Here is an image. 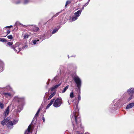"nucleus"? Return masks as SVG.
<instances>
[{
  "label": "nucleus",
  "instance_id": "09e8293b",
  "mask_svg": "<svg viewBox=\"0 0 134 134\" xmlns=\"http://www.w3.org/2000/svg\"><path fill=\"white\" fill-rule=\"evenodd\" d=\"M68 103H69V104H70V103H69V100H68Z\"/></svg>",
  "mask_w": 134,
  "mask_h": 134
},
{
  "label": "nucleus",
  "instance_id": "2f4dec72",
  "mask_svg": "<svg viewBox=\"0 0 134 134\" xmlns=\"http://www.w3.org/2000/svg\"><path fill=\"white\" fill-rule=\"evenodd\" d=\"M21 2V0H18L17 1H13V2L15 4H20Z\"/></svg>",
  "mask_w": 134,
  "mask_h": 134
},
{
  "label": "nucleus",
  "instance_id": "a878e982",
  "mask_svg": "<svg viewBox=\"0 0 134 134\" xmlns=\"http://www.w3.org/2000/svg\"><path fill=\"white\" fill-rule=\"evenodd\" d=\"M59 27L58 28H55L53 29V30L52 33H51L52 34H53L57 32L58 30Z\"/></svg>",
  "mask_w": 134,
  "mask_h": 134
},
{
  "label": "nucleus",
  "instance_id": "9d476101",
  "mask_svg": "<svg viewBox=\"0 0 134 134\" xmlns=\"http://www.w3.org/2000/svg\"><path fill=\"white\" fill-rule=\"evenodd\" d=\"M127 93L129 94L134 95V88H129L127 90Z\"/></svg>",
  "mask_w": 134,
  "mask_h": 134
},
{
  "label": "nucleus",
  "instance_id": "b1692460",
  "mask_svg": "<svg viewBox=\"0 0 134 134\" xmlns=\"http://www.w3.org/2000/svg\"><path fill=\"white\" fill-rule=\"evenodd\" d=\"M55 92H53L50 95L49 97L48 100H49L51 99L53 96L55 94Z\"/></svg>",
  "mask_w": 134,
  "mask_h": 134
},
{
  "label": "nucleus",
  "instance_id": "603ef678",
  "mask_svg": "<svg viewBox=\"0 0 134 134\" xmlns=\"http://www.w3.org/2000/svg\"><path fill=\"white\" fill-rule=\"evenodd\" d=\"M74 57H75V55Z\"/></svg>",
  "mask_w": 134,
  "mask_h": 134
},
{
  "label": "nucleus",
  "instance_id": "7ed1b4c3",
  "mask_svg": "<svg viewBox=\"0 0 134 134\" xmlns=\"http://www.w3.org/2000/svg\"><path fill=\"white\" fill-rule=\"evenodd\" d=\"M52 34L51 33V31H48L44 35V37H43L42 38L40 37V39H36L33 40H32V42L33 43L34 45L36 44L38 45L45 39L48 38L52 36Z\"/></svg>",
  "mask_w": 134,
  "mask_h": 134
},
{
  "label": "nucleus",
  "instance_id": "c85d7f7f",
  "mask_svg": "<svg viewBox=\"0 0 134 134\" xmlns=\"http://www.w3.org/2000/svg\"><path fill=\"white\" fill-rule=\"evenodd\" d=\"M69 87V85L66 86L64 88L63 90L62 91V93H64L68 89Z\"/></svg>",
  "mask_w": 134,
  "mask_h": 134
},
{
  "label": "nucleus",
  "instance_id": "49530a36",
  "mask_svg": "<svg viewBox=\"0 0 134 134\" xmlns=\"http://www.w3.org/2000/svg\"><path fill=\"white\" fill-rule=\"evenodd\" d=\"M85 6H84V5H83L82 8V10H83L84 9V8Z\"/></svg>",
  "mask_w": 134,
  "mask_h": 134
},
{
  "label": "nucleus",
  "instance_id": "393cba45",
  "mask_svg": "<svg viewBox=\"0 0 134 134\" xmlns=\"http://www.w3.org/2000/svg\"><path fill=\"white\" fill-rule=\"evenodd\" d=\"M129 97L128 98L127 100L128 101H130L133 98L134 96V95L129 94Z\"/></svg>",
  "mask_w": 134,
  "mask_h": 134
},
{
  "label": "nucleus",
  "instance_id": "f257e3e1",
  "mask_svg": "<svg viewBox=\"0 0 134 134\" xmlns=\"http://www.w3.org/2000/svg\"><path fill=\"white\" fill-rule=\"evenodd\" d=\"M78 102L76 104L75 111L74 112L73 114L71 115V118L72 121V122L74 127V129L75 130L78 128L81 125V119L80 116H79V113L77 111L78 109H77L78 104L79 101L81 99V97L80 94L78 95Z\"/></svg>",
  "mask_w": 134,
  "mask_h": 134
},
{
  "label": "nucleus",
  "instance_id": "a19ab883",
  "mask_svg": "<svg viewBox=\"0 0 134 134\" xmlns=\"http://www.w3.org/2000/svg\"><path fill=\"white\" fill-rule=\"evenodd\" d=\"M89 3V2L87 1V2L86 3L83 5L84 6L86 7L88 4Z\"/></svg>",
  "mask_w": 134,
  "mask_h": 134
},
{
  "label": "nucleus",
  "instance_id": "8fccbe9b",
  "mask_svg": "<svg viewBox=\"0 0 134 134\" xmlns=\"http://www.w3.org/2000/svg\"><path fill=\"white\" fill-rule=\"evenodd\" d=\"M79 1H82V0H78Z\"/></svg>",
  "mask_w": 134,
  "mask_h": 134
},
{
  "label": "nucleus",
  "instance_id": "f704fd0d",
  "mask_svg": "<svg viewBox=\"0 0 134 134\" xmlns=\"http://www.w3.org/2000/svg\"><path fill=\"white\" fill-rule=\"evenodd\" d=\"M70 98H72L74 97V93L73 92H71L70 93Z\"/></svg>",
  "mask_w": 134,
  "mask_h": 134
},
{
  "label": "nucleus",
  "instance_id": "bb28decb",
  "mask_svg": "<svg viewBox=\"0 0 134 134\" xmlns=\"http://www.w3.org/2000/svg\"><path fill=\"white\" fill-rule=\"evenodd\" d=\"M31 2L30 0H24L23 3L24 4H26Z\"/></svg>",
  "mask_w": 134,
  "mask_h": 134
},
{
  "label": "nucleus",
  "instance_id": "f8f14e48",
  "mask_svg": "<svg viewBox=\"0 0 134 134\" xmlns=\"http://www.w3.org/2000/svg\"><path fill=\"white\" fill-rule=\"evenodd\" d=\"M15 26H16V27H17V29L18 28V27H17V26H19L20 25L21 26V27H24L25 28H26L27 26V25H24L20 23L19 22V21H17L15 23Z\"/></svg>",
  "mask_w": 134,
  "mask_h": 134
},
{
  "label": "nucleus",
  "instance_id": "473e14b6",
  "mask_svg": "<svg viewBox=\"0 0 134 134\" xmlns=\"http://www.w3.org/2000/svg\"><path fill=\"white\" fill-rule=\"evenodd\" d=\"M4 104L0 102V108L2 109L4 108Z\"/></svg>",
  "mask_w": 134,
  "mask_h": 134
},
{
  "label": "nucleus",
  "instance_id": "3c124183",
  "mask_svg": "<svg viewBox=\"0 0 134 134\" xmlns=\"http://www.w3.org/2000/svg\"><path fill=\"white\" fill-rule=\"evenodd\" d=\"M68 57L69 58V55H68Z\"/></svg>",
  "mask_w": 134,
  "mask_h": 134
},
{
  "label": "nucleus",
  "instance_id": "4c0bfd02",
  "mask_svg": "<svg viewBox=\"0 0 134 134\" xmlns=\"http://www.w3.org/2000/svg\"><path fill=\"white\" fill-rule=\"evenodd\" d=\"M60 12H61L57 13L55 15H54L52 17V18H53L56 17V16H58L59 15V14Z\"/></svg>",
  "mask_w": 134,
  "mask_h": 134
},
{
  "label": "nucleus",
  "instance_id": "1a4fd4ad",
  "mask_svg": "<svg viewBox=\"0 0 134 134\" xmlns=\"http://www.w3.org/2000/svg\"><path fill=\"white\" fill-rule=\"evenodd\" d=\"M26 29L32 30L34 31L37 32L39 30V29L33 25H27Z\"/></svg>",
  "mask_w": 134,
  "mask_h": 134
},
{
  "label": "nucleus",
  "instance_id": "2eb2a0df",
  "mask_svg": "<svg viewBox=\"0 0 134 134\" xmlns=\"http://www.w3.org/2000/svg\"><path fill=\"white\" fill-rule=\"evenodd\" d=\"M3 94L4 95L5 97H10L11 96L12 94L10 92H4L3 93Z\"/></svg>",
  "mask_w": 134,
  "mask_h": 134
},
{
  "label": "nucleus",
  "instance_id": "f3484780",
  "mask_svg": "<svg viewBox=\"0 0 134 134\" xmlns=\"http://www.w3.org/2000/svg\"><path fill=\"white\" fill-rule=\"evenodd\" d=\"M0 71L2 72L3 70V68L4 67V64L3 62L0 60Z\"/></svg>",
  "mask_w": 134,
  "mask_h": 134
},
{
  "label": "nucleus",
  "instance_id": "c9c22d12",
  "mask_svg": "<svg viewBox=\"0 0 134 134\" xmlns=\"http://www.w3.org/2000/svg\"><path fill=\"white\" fill-rule=\"evenodd\" d=\"M0 41L2 42H6L7 40L4 38H0Z\"/></svg>",
  "mask_w": 134,
  "mask_h": 134
},
{
  "label": "nucleus",
  "instance_id": "864d4df0",
  "mask_svg": "<svg viewBox=\"0 0 134 134\" xmlns=\"http://www.w3.org/2000/svg\"><path fill=\"white\" fill-rule=\"evenodd\" d=\"M34 127V125L33 127Z\"/></svg>",
  "mask_w": 134,
  "mask_h": 134
},
{
  "label": "nucleus",
  "instance_id": "c03bdc74",
  "mask_svg": "<svg viewBox=\"0 0 134 134\" xmlns=\"http://www.w3.org/2000/svg\"><path fill=\"white\" fill-rule=\"evenodd\" d=\"M42 119L43 121L44 122H45V119L44 117H42Z\"/></svg>",
  "mask_w": 134,
  "mask_h": 134
},
{
  "label": "nucleus",
  "instance_id": "9b49d317",
  "mask_svg": "<svg viewBox=\"0 0 134 134\" xmlns=\"http://www.w3.org/2000/svg\"><path fill=\"white\" fill-rule=\"evenodd\" d=\"M6 125L9 129H11L13 127V126L12 121H9V119Z\"/></svg>",
  "mask_w": 134,
  "mask_h": 134
},
{
  "label": "nucleus",
  "instance_id": "7c9ffc66",
  "mask_svg": "<svg viewBox=\"0 0 134 134\" xmlns=\"http://www.w3.org/2000/svg\"><path fill=\"white\" fill-rule=\"evenodd\" d=\"M29 35L25 33L24 35V38L26 39L28 38L29 37Z\"/></svg>",
  "mask_w": 134,
  "mask_h": 134
},
{
  "label": "nucleus",
  "instance_id": "c756f323",
  "mask_svg": "<svg viewBox=\"0 0 134 134\" xmlns=\"http://www.w3.org/2000/svg\"><path fill=\"white\" fill-rule=\"evenodd\" d=\"M24 134H31V132L30 130H27L25 131Z\"/></svg>",
  "mask_w": 134,
  "mask_h": 134
},
{
  "label": "nucleus",
  "instance_id": "37998d69",
  "mask_svg": "<svg viewBox=\"0 0 134 134\" xmlns=\"http://www.w3.org/2000/svg\"><path fill=\"white\" fill-rule=\"evenodd\" d=\"M10 30H7L6 32V33L7 34V35H8L10 33Z\"/></svg>",
  "mask_w": 134,
  "mask_h": 134
},
{
  "label": "nucleus",
  "instance_id": "20e7f679",
  "mask_svg": "<svg viewBox=\"0 0 134 134\" xmlns=\"http://www.w3.org/2000/svg\"><path fill=\"white\" fill-rule=\"evenodd\" d=\"M119 102V100L117 99H115L114 100L110 106L109 110L110 111H113L118 109V105Z\"/></svg>",
  "mask_w": 134,
  "mask_h": 134
},
{
  "label": "nucleus",
  "instance_id": "aec40b11",
  "mask_svg": "<svg viewBox=\"0 0 134 134\" xmlns=\"http://www.w3.org/2000/svg\"><path fill=\"white\" fill-rule=\"evenodd\" d=\"M82 12V10H79L77 11L76 12H75L74 14L75 15V16H76L78 17L80 15Z\"/></svg>",
  "mask_w": 134,
  "mask_h": 134
},
{
  "label": "nucleus",
  "instance_id": "dca6fc26",
  "mask_svg": "<svg viewBox=\"0 0 134 134\" xmlns=\"http://www.w3.org/2000/svg\"><path fill=\"white\" fill-rule=\"evenodd\" d=\"M62 82L59 81V84L58 85H55L52 87L51 89V91H53L54 89L57 88L61 84Z\"/></svg>",
  "mask_w": 134,
  "mask_h": 134
},
{
  "label": "nucleus",
  "instance_id": "0eeeda50",
  "mask_svg": "<svg viewBox=\"0 0 134 134\" xmlns=\"http://www.w3.org/2000/svg\"><path fill=\"white\" fill-rule=\"evenodd\" d=\"M73 79L77 85V86L79 89L80 88L81 86V81L80 79L77 76L74 77Z\"/></svg>",
  "mask_w": 134,
  "mask_h": 134
},
{
  "label": "nucleus",
  "instance_id": "e433bc0d",
  "mask_svg": "<svg viewBox=\"0 0 134 134\" xmlns=\"http://www.w3.org/2000/svg\"><path fill=\"white\" fill-rule=\"evenodd\" d=\"M34 121H33V123L32 124H30L29 126H28V128L27 129V130H31V125H33V124H34Z\"/></svg>",
  "mask_w": 134,
  "mask_h": 134
},
{
  "label": "nucleus",
  "instance_id": "ea45409f",
  "mask_svg": "<svg viewBox=\"0 0 134 134\" xmlns=\"http://www.w3.org/2000/svg\"><path fill=\"white\" fill-rule=\"evenodd\" d=\"M70 1H67L66 2V4H65V7H66V6L68 4H70Z\"/></svg>",
  "mask_w": 134,
  "mask_h": 134
},
{
  "label": "nucleus",
  "instance_id": "39448f33",
  "mask_svg": "<svg viewBox=\"0 0 134 134\" xmlns=\"http://www.w3.org/2000/svg\"><path fill=\"white\" fill-rule=\"evenodd\" d=\"M17 49H16V51L15 52L18 53L19 52L22 50H23L25 48H27L28 46L26 45H24L20 44L19 43H17Z\"/></svg>",
  "mask_w": 134,
  "mask_h": 134
},
{
  "label": "nucleus",
  "instance_id": "6e6552de",
  "mask_svg": "<svg viewBox=\"0 0 134 134\" xmlns=\"http://www.w3.org/2000/svg\"><path fill=\"white\" fill-rule=\"evenodd\" d=\"M13 42H9L7 43V44L6 46L8 47H10L11 48L13 49L14 51L15 52L16 51V49H17V47L18 46L17 45V43H16L15 44L13 45Z\"/></svg>",
  "mask_w": 134,
  "mask_h": 134
},
{
  "label": "nucleus",
  "instance_id": "5701e85b",
  "mask_svg": "<svg viewBox=\"0 0 134 134\" xmlns=\"http://www.w3.org/2000/svg\"><path fill=\"white\" fill-rule=\"evenodd\" d=\"M55 100L54 99H52L50 102L48 104L46 107V109H47L53 103Z\"/></svg>",
  "mask_w": 134,
  "mask_h": 134
},
{
  "label": "nucleus",
  "instance_id": "58836bf2",
  "mask_svg": "<svg viewBox=\"0 0 134 134\" xmlns=\"http://www.w3.org/2000/svg\"><path fill=\"white\" fill-rule=\"evenodd\" d=\"M8 38L10 39H12L13 38V36L12 35H10L7 36Z\"/></svg>",
  "mask_w": 134,
  "mask_h": 134
},
{
  "label": "nucleus",
  "instance_id": "79ce46f5",
  "mask_svg": "<svg viewBox=\"0 0 134 134\" xmlns=\"http://www.w3.org/2000/svg\"><path fill=\"white\" fill-rule=\"evenodd\" d=\"M51 80L50 79H48V81L47 82V85H48L49 84V82H50V81Z\"/></svg>",
  "mask_w": 134,
  "mask_h": 134
},
{
  "label": "nucleus",
  "instance_id": "cd10ccee",
  "mask_svg": "<svg viewBox=\"0 0 134 134\" xmlns=\"http://www.w3.org/2000/svg\"><path fill=\"white\" fill-rule=\"evenodd\" d=\"M78 18V17H77L75 15L73 16L72 19V21H73L76 20Z\"/></svg>",
  "mask_w": 134,
  "mask_h": 134
},
{
  "label": "nucleus",
  "instance_id": "ddd939ff",
  "mask_svg": "<svg viewBox=\"0 0 134 134\" xmlns=\"http://www.w3.org/2000/svg\"><path fill=\"white\" fill-rule=\"evenodd\" d=\"M4 90L5 91H12V89L10 86L8 85L4 88Z\"/></svg>",
  "mask_w": 134,
  "mask_h": 134
},
{
  "label": "nucleus",
  "instance_id": "72a5a7b5",
  "mask_svg": "<svg viewBox=\"0 0 134 134\" xmlns=\"http://www.w3.org/2000/svg\"><path fill=\"white\" fill-rule=\"evenodd\" d=\"M18 121L17 120H14L12 122L13 124V125H15L18 122Z\"/></svg>",
  "mask_w": 134,
  "mask_h": 134
},
{
  "label": "nucleus",
  "instance_id": "6ab92c4d",
  "mask_svg": "<svg viewBox=\"0 0 134 134\" xmlns=\"http://www.w3.org/2000/svg\"><path fill=\"white\" fill-rule=\"evenodd\" d=\"M134 106V103H132L128 104L126 107V109H128L132 108Z\"/></svg>",
  "mask_w": 134,
  "mask_h": 134
},
{
  "label": "nucleus",
  "instance_id": "4be33fe9",
  "mask_svg": "<svg viewBox=\"0 0 134 134\" xmlns=\"http://www.w3.org/2000/svg\"><path fill=\"white\" fill-rule=\"evenodd\" d=\"M59 77L57 76H56L55 77H54L52 81V82L54 83V81L56 82H59Z\"/></svg>",
  "mask_w": 134,
  "mask_h": 134
},
{
  "label": "nucleus",
  "instance_id": "a18cd8bd",
  "mask_svg": "<svg viewBox=\"0 0 134 134\" xmlns=\"http://www.w3.org/2000/svg\"><path fill=\"white\" fill-rule=\"evenodd\" d=\"M13 27L12 25H10V26H6L5 27H8V28H11Z\"/></svg>",
  "mask_w": 134,
  "mask_h": 134
},
{
  "label": "nucleus",
  "instance_id": "a211bd4d",
  "mask_svg": "<svg viewBox=\"0 0 134 134\" xmlns=\"http://www.w3.org/2000/svg\"><path fill=\"white\" fill-rule=\"evenodd\" d=\"M9 107L8 106L6 109L5 111H4V116L6 117L8 115L9 113Z\"/></svg>",
  "mask_w": 134,
  "mask_h": 134
},
{
  "label": "nucleus",
  "instance_id": "412c9836",
  "mask_svg": "<svg viewBox=\"0 0 134 134\" xmlns=\"http://www.w3.org/2000/svg\"><path fill=\"white\" fill-rule=\"evenodd\" d=\"M8 118H7L6 119H4L3 121L1 122V124L3 125H4L5 124L6 125L7 122L8 121Z\"/></svg>",
  "mask_w": 134,
  "mask_h": 134
},
{
  "label": "nucleus",
  "instance_id": "f03ea898",
  "mask_svg": "<svg viewBox=\"0 0 134 134\" xmlns=\"http://www.w3.org/2000/svg\"><path fill=\"white\" fill-rule=\"evenodd\" d=\"M13 101L15 102H18L20 105L18 106L17 112H20L23 109V106L24 104V97H21L18 96L15 97Z\"/></svg>",
  "mask_w": 134,
  "mask_h": 134
},
{
  "label": "nucleus",
  "instance_id": "423d86ee",
  "mask_svg": "<svg viewBox=\"0 0 134 134\" xmlns=\"http://www.w3.org/2000/svg\"><path fill=\"white\" fill-rule=\"evenodd\" d=\"M62 100L60 97L57 98L55 100L53 105L55 107L57 108L59 107L62 104Z\"/></svg>",
  "mask_w": 134,
  "mask_h": 134
},
{
  "label": "nucleus",
  "instance_id": "4468645a",
  "mask_svg": "<svg viewBox=\"0 0 134 134\" xmlns=\"http://www.w3.org/2000/svg\"><path fill=\"white\" fill-rule=\"evenodd\" d=\"M40 108L38 110V111H37L36 113V114H35V116L34 117V118L33 119V120L31 122V124H32L33 123V121H34V120H35V119H36H36H37V117L39 114V113L40 111Z\"/></svg>",
  "mask_w": 134,
  "mask_h": 134
},
{
  "label": "nucleus",
  "instance_id": "de8ad7c7",
  "mask_svg": "<svg viewBox=\"0 0 134 134\" xmlns=\"http://www.w3.org/2000/svg\"><path fill=\"white\" fill-rule=\"evenodd\" d=\"M90 1V0H88V2H89Z\"/></svg>",
  "mask_w": 134,
  "mask_h": 134
}]
</instances>
